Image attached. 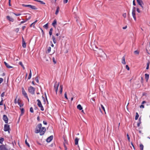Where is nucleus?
<instances>
[{"label": "nucleus", "instance_id": "4", "mask_svg": "<svg viewBox=\"0 0 150 150\" xmlns=\"http://www.w3.org/2000/svg\"><path fill=\"white\" fill-rule=\"evenodd\" d=\"M22 93L23 95L24 96L28 99V101H29V99L28 98V96H27V93H26L25 91V90L23 88H22Z\"/></svg>", "mask_w": 150, "mask_h": 150}, {"label": "nucleus", "instance_id": "13", "mask_svg": "<svg viewBox=\"0 0 150 150\" xmlns=\"http://www.w3.org/2000/svg\"><path fill=\"white\" fill-rule=\"evenodd\" d=\"M57 21L56 20V19H54V20L53 22L52 23V25L54 27H55V28L56 27V25L57 24Z\"/></svg>", "mask_w": 150, "mask_h": 150}, {"label": "nucleus", "instance_id": "38", "mask_svg": "<svg viewBox=\"0 0 150 150\" xmlns=\"http://www.w3.org/2000/svg\"><path fill=\"white\" fill-rule=\"evenodd\" d=\"M30 112L32 113L34 112L33 109L32 107H31L30 108Z\"/></svg>", "mask_w": 150, "mask_h": 150}, {"label": "nucleus", "instance_id": "46", "mask_svg": "<svg viewBox=\"0 0 150 150\" xmlns=\"http://www.w3.org/2000/svg\"><path fill=\"white\" fill-rule=\"evenodd\" d=\"M3 101V98H1V101H0V105H3L2 102Z\"/></svg>", "mask_w": 150, "mask_h": 150}, {"label": "nucleus", "instance_id": "43", "mask_svg": "<svg viewBox=\"0 0 150 150\" xmlns=\"http://www.w3.org/2000/svg\"><path fill=\"white\" fill-rule=\"evenodd\" d=\"M134 53L135 54H138L139 52L137 50H135L134 51Z\"/></svg>", "mask_w": 150, "mask_h": 150}, {"label": "nucleus", "instance_id": "6", "mask_svg": "<svg viewBox=\"0 0 150 150\" xmlns=\"http://www.w3.org/2000/svg\"><path fill=\"white\" fill-rule=\"evenodd\" d=\"M137 1L138 4L140 6L142 9H143L144 7L143 6V5L144 4V3L142 0H137Z\"/></svg>", "mask_w": 150, "mask_h": 150}, {"label": "nucleus", "instance_id": "45", "mask_svg": "<svg viewBox=\"0 0 150 150\" xmlns=\"http://www.w3.org/2000/svg\"><path fill=\"white\" fill-rule=\"evenodd\" d=\"M127 137L128 141L129 142L130 141V138L129 137V136L128 134H127Z\"/></svg>", "mask_w": 150, "mask_h": 150}, {"label": "nucleus", "instance_id": "61", "mask_svg": "<svg viewBox=\"0 0 150 150\" xmlns=\"http://www.w3.org/2000/svg\"><path fill=\"white\" fill-rule=\"evenodd\" d=\"M26 21H22L21 22V24H22V23H25V22H26Z\"/></svg>", "mask_w": 150, "mask_h": 150}, {"label": "nucleus", "instance_id": "15", "mask_svg": "<svg viewBox=\"0 0 150 150\" xmlns=\"http://www.w3.org/2000/svg\"><path fill=\"white\" fill-rule=\"evenodd\" d=\"M29 8L33 10H37V8L35 6L31 5H30Z\"/></svg>", "mask_w": 150, "mask_h": 150}, {"label": "nucleus", "instance_id": "51", "mask_svg": "<svg viewBox=\"0 0 150 150\" xmlns=\"http://www.w3.org/2000/svg\"><path fill=\"white\" fill-rule=\"evenodd\" d=\"M3 81V79L2 78H0V84Z\"/></svg>", "mask_w": 150, "mask_h": 150}, {"label": "nucleus", "instance_id": "53", "mask_svg": "<svg viewBox=\"0 0 150 150\" xmlns=\"http://www.w3.org/2000/svg\"><path fill=\"white\" fill-rule=\"evenodd\" d=\"M135 9L136 8L135 7H133L132 10V11H135Z\"/></svg>", "mask_w": 150, "mask_h": 150}, {"label": "nucleus", "instance_id": "19", "mask_svg": "<svg viewBox=\"0 0 150 150\" xmlns=\"http://www.w3.org/2000/svg\"><path fill=\"white\" fill-rule=\"evenodd\" d=\"M53 30V29L52 28H51L49 32V34L50 35V36H51L52 35Z\"/></svg>", "mask_w": 150, "mask_h": 150}, {"label": "nucleus", "instance_id": "35", "mask_svg": "<svg viewBox=\"0 0 150 150\" xmlns=\"http://www.w3.org/2000/svg\"><path fill=\"white\" fill-rule=\"evenodd\" d=\"M35 81H36V82H37V83H38L39 82V80H38V76H36L35 78Z\"/></svg>", "mask_w": 150, "mask_h": 150}, {"label": "nucleus", "instance_id": "17", "mask_svg": "<svg viewBox=\"0 0 150 150\" xmlns=\"http://www.w3.org/2000/svg\"><path fill=\"white\" fill-rule=\"evenodd\" d=\"M52 39L54 44H56L57 42V41L56 38L53 35L52 36Z\"/></svg>", "mask_w": 150, "mask_h": 150}, {"label": "nucleus", "instance_id": "8", "mask_svg": "<svg viewBox=\"0 0 150 150\" xmlns=\"http://www.w3.org/2000/svg\"><path fill=\"white\" fill-rule=\"evenodd\" d=\"M0 150H8L5 145H0Z\"/></svg>", "mask_w": 150, "mask_h": 150}, {"label": "nucleus", "instance_id": "27", "mask_svg": "<svg viewBox=\"0 0 150 150\" xmlns=\"http://www.w3.org/2000/svg\"><path fill=\"white\" fill-rule=\"evenodd\" d=\"M4 141V139L3 138L1 137L0 138V143L1 144H2L3 142Z\"/></svg>", "mask_w": 150, "mask_h": 150}, {"label": "nucleus", "instance_id": "18", "mask_svg": "<svg viewBox=\"0 0 150 150\" xmlns=\"http://www.w3.org/2000/svg\"><path fill=\"white\" fill-rule=\"evenodd\" d=\"M60 94H62V91H63V86L62 85H61L60 86Z\"/></svg>", "mask_w": 150, "mask_h": 150}, {"label": "nucleus", "instance_id": "22", "mask_svg": "<svg viewBox=\"0 0 150 150\" xmlns=\"http://www.w3.org/2000/svg\"><path fill=\"white\" fill-rule=\"evenodd\" d=\"M79 139H78L77 137H76L75 140V144L76 145H77L78 144V141L79 140Z\"/></svg>", "mask_w": 150, "mask_h": 150}, {"label": "nucleus", "instance_id": "12", "mask_svg": "<svg viewBox=\"0 0 150 150\" xmlns=\"http://www.w3.org/2000/svg\"><path fill=\"white\" fill-rule=\"evenodd\" d=\"M4 63L6 67L8 69H10L13 67L10 66L6 62H4Z\"/></svg>", "mask_w": 150, "mask_h": 150}, {"label": "nucleus", "instance_id": "33", "mask_svg": "<svg viewBox=\"0 0 150 150\" xmlns=\"http://www.w3.org/2000/svg\"><path fill=\"white\" fill-rule=\"evenodd\" d=\"M43 27L46 29H47L48 28V23H47L43 26Z\"/></svg>", "mask_w": 150, "mask_h": 150}, {"label": "nucleus", "instance_id": "30", "mask_svg": "<svg viewBox=\"0 0 150 150\" xmlns=\"http://www.w3.org/2000/svg\"><path fill=\"white\" fill-rule=\"evenodd\" d=\"M20 110L21 111V115H22L24 113V109L23 108H20Z\"/></svg>", "mask_w": 150, "mask_h": 150}, {"label": "nucleus", "instance_id": "44", "mask_svg": "<svg viewBox=\"0 0 150 150\" xmlns=\"http://www.w3.org/2000/svg\"><path fill=\"white\" fill-rule=\"evenodd\" d=\"M5 94V92H3L1 94V98L4 97V96Z\"/></svg>", "mask_w": 150, "mask_h": 150}, {"label": "nucleus", "instance_id": "14", "mask_svg": "<svg viewBox=\"0 0 150 150\" xmlns=\"http://www.w3.org/2000/svg\"><path fill=\"white\" fill-rule=\"evenodd\" d=\"M125 57L124 56L122 58V63L123 64H126V62L125 60Z\"/></svg>", "mask_w": 150, "mask_h": 150}, {"label": "nucleus", "instance_id": "11", "mask_svg": "<svg viewBox=\"0 0 150 150\" xmlns=\"http://www.w3.org/2000/svg\"><path fill=\"white\" fill-rule=\"evenodd\" d=\"M6 18L9 21L13 22L14 21V19L11 18L9 16H6Z\"/></svg>", "mask_w": 150, "mask_h": 150}, {"label": "nucleus", "instance_id": "10", "mask_svg": "<svg viewBox=\"0 0 150 150\" xmlns=\"http://www.w3.org/2000/svg\"><path fill=\"white\" fill-rule=\"evenodd\" d=\"M53 138V136L51 135L47 138L46 139V141L47 142H51L52 140V139Z\"/></svg>", "mask_w": 150, "mask_h": 150}, {"label": "nucleus", "instance_id": "5", "mask_svg": "<svg viewBox=\"0 0 150 150\" xmlns=\"http://www.w3.org/2000/svg\"><path fill=\"white\" fill-rule=\"evenodd\" d=\"M10 130V126L9 125L6 124L4 125V131H8L9 132V130Z\"/></svg>", "mask_w": 150, "mask_h": 150}, {"label": "nucleus", "instance_id": "62", "mask_svg": "<svg viewBox=\"0 0 150 150\" xmlns=\"http://www.w3.org/2000/svg\"><path fill=\"white\" fill-rule=\"evenodd\" d=\"M25 27H26L25 26H23L22 27V30H24V29L25 28Z\"/></svg>", "mask_w": 150, "mask_h": 150}, {"label": "nucleus", "instance_id": "2", "mask_svg": "<svg viewBox=\"0 0 150 150\" xmlns=\"http://www.w3.org/2000/svg\"><path fill=\"white\" fill-rule=\"evenodd\" d=\"M28 92L32 94H35V89L32 86H30L28 88Z\"/></svg>", "mask_w": 150, "mask_h": 150}, {"label": "nucleus", "instance_id": "28", "mask_svg": "<svg viewBox=\"0 0 150 150\" xmlns=\"http://www.w3.org/2000/svg\"><path fill=\"white\" fill-rule=\"evenodd\" d=\"M139 147L140 150H143L144 146L142 144H140Z\"/></svg>", "mask_w": 150, "mask_h": 150}, {"label": "nucleus", "instance_id": "34", "mask_svg": "<svg viewBox=\"0 0 150 150\" xmlns=\"http://www.w3.org/2000/svg\"><path fill=\"white\" fill-rule=\"evenodd\" d=\"M39 107L40 108V110L41 111H43L44 110V108L42 105H41V106H40Z\"/></svg>", "mask_w": 150, "mask_h": 150}, {"label": "nucleus", "instance_id": "36", "mask_svg": "<svg viewBox=\"0 0 150 150\" xmlns=\"http://www.w3.org/2000/svg\"><path fill=\"white\" fill-rule=\"evenodd\" d=\"M13 13L16 16H18L21 15V14L20 13Z\"/></svg>", "mask_w": 150, "mask_h": 150}, {"label": "nucleus", "instance_id": "41", "mask_svg": "<svg viewBox=\"0 0 150 150\" xmlns=\"http://www.w3.org/2000/svg\"><path fill=\"white\" fill-rule=\"evenodd\" d=\"M64 97L67 100L68 99V98L67 96V93L66 92H65L64 93Z\"/></svg>", "mask_w": 150, "mask_h": 150}, {"label": "nucleus", "instance_id": "1", "mask_svg": "<svg viewBox=\"0 0 150 150\" xmlns=\"http://www.w3.org/2000/svg\"><path fill=\"white\" fill-rule=\"evenodd\" d=\"M46 128L44 127H42V125L41 123L39 124L36 127L35 132V133H40V135H43L46 131Z\"/></svg>", "mask_w": 150, "mask_h": 150}, {"label": "nucleus", "instance_id": "54", "mask_svg": "<svg viewBox=\"0 0 150 150\" xmlns=\"http://www.w3.org/2000/svg\"><path fill=\"white\" fill-rule=\"evenodd\" d=\"M68 2V0H64L63 2L64 4H66Z\"/></svg>", "mask_w": 150, "mask_h": 150}, {"label": "nucleus", "instance_id": "23", "mask_svg": "<svg viewBox=\"0 0 150 150\" xmlns=\"http://www.w3.org/2000/svg\"><path fill=\"white\" fill-rule=\"evenodd\" d=\"M77 108L78 109H79L80 110H81L83 109L82 106L80 104H79L77 105Z\"/></svg>", "mask_w": 150, "mask_h": 150}, {"label": "nucleus", "instance_id": "57", "mask_svg": "<svg viewBox=\"0 0 150 150\" xmlns=\"http://www.w3.org/2000/svg\"><path fill=\"white\" fill-rule=\"evenodd\" d=\"M133 5H134V6H135L136 5V4H135V0H134L133 1Z\"/></svg>", "mask_w": 150, "mask_h": 150}, {"label": "nucleus", "instance_id": "48", "mask_svg": "<svg viewBox=\"0 0 150 150\" xmlns=\"http://www.w3.org/2000/svg\"><path fill=\"white\" fill-rule=\"evenodd\" d=\"M122 16L124 18H126V13H124L122 14Z\"/></svg>", "mask_w": 150, "mask_h": 150}, {"label": "nucleus", "instance_id": "50", "mask_svg": "<svg viewBox=\"0 0 150 150\" xmlns=\"http://www.w3.org/2000/svg\"><path fill=\"white\" fill-rule=\"evenodd\" d=\"M126 68L128 70H129V67L128 65H126Z\"/></svg>", "mask_w": 150, "mask_h": 150}, {"label": "nucleus", "instance_id": "64", "mask_svg": "<svg viewBox=\"0 0 150 150\" xmlns=\"http://www.w3.org/2000/svg\"><path fill=\"white\" fill-rule=\"evenodd\" d=\"M19 30V28H17L16 29V31L17 32H18V31Z\"/></svg>", "mask_w": 150, "mask_h": 150}, {"label": "nucleus", "instance_id": "37", "mask_svg": "<svg viewBox=\"0 0 150 150\" xmlns=\"http://www.w3.org/2000/svg\"><path fill=\"white\" fill-rule=\"evenodd\" d=\"M51 48L50 47H49L48 48V49H47V52L49 53H50V51H51Z\"/></svg>", "mask_w": 150, "mask_h": 150}, {"label": "nucleus", "instance_id": "32", "mask_svg": "<svg viewBox=\"0 0 150 150\" xmlns=\"http://www.w3.org/2000/svg\"><path fill=\"white\" fill-rule=\"evenodd\" d=\"M22 6H23L25 7H30V5H25V4H22Z\"/></svg>", "mask_w": 150, "mask_h": 150}, {"label": "nucleus", "instance_id": "49", "mask_svg": "<svg viewBox=\"0 0 150 150\" xmlns=\"http://www.w3.org/2000/svg\"><path fill=\"white\" fill-rule=\"evenodd\" d=\"M54 64L56 63V62L55 61V58L54 57H53L52 58Z\"/></svg>", "mask_w": 150, "mask_h": 150}, {"label": "nucleus", "instance_id": "59", "mask_svg": "<svg viewBox=\"0 0 150 150\" xmlns=\"http://www.w3.org/2000/svg\"><path fill=\"white\" fill-rule=\"evenodd\" d=\"M43 123L45 125H46L47 124V122L45 121H43Z\"/></svg>", "mask_w": 150, "mask_h": 150}, {"label": "nucleus", "instance_id": "55", "mask_svg": "<svg viewBox=\"0 0 150 150\" xmlns=\"http://www.w3.org/2000/svg\"><path fill=\"white\" fill-rule=\"evenodd\" d=\"M95 98H92L91 100V102H92V100L93 101H95Z\"/></svg>", "mask_w": 150, "mask_h": 150}, {"label": "nucleus", "instance_id": "31", "mask_svg": "<svg viewBox=\"0 0 150 150\" xmlns=\"http://www.w3.org/2000/svg\"><path fill=\"white\" fill-rule=\"evenodd\" d=\"M37 2L40 3L41 4H45V2H43V1H42L37 0Z\"/></svg>", "mask_w": 150, "mask_h": 150}, {"label": "nucleus", "instance_id": "9", "mask_svg": "<svg viewBox=\"0 0 150 150\" xmlns=\"http://www.w3.org/2000/svg\"><path fill=\"white\" fill-rule=\"evenodd\" d=\"M21 103V100H20V99H18L17 101V103L18 104L19 106L21 107L23 106V104L22 103Z\"/></svg>", "mask_w": 150, "mask_h": 150}, {"label": "nucleus", "instance_id": "3", "mask_svg": "<svg viewBox=\"0 0 150 150\" xmlns=\"http://www.w3.org/2000/svg\"><path fill=\"white\" fill-rule=\"evenodd\" d=\"M59 85V83H57V81H56L54 83V88L56 94H57V93L58 91V87Z\"/></svg>", "mask_w": 150, "mask_h": 150}, {"label": "nucleus", "instance_id": "7", "mask_svg": "<svg viewBox=\"0 0 150 150\" xmlns=\"http://www.w3.org/2000/svg\"><path fill=\"white\" fill-rule=\"evenodd\" d=\"M3 119L6 124L8 123V118L6 115H3Z\"/></svg>", "mask_w": 150, "mask_h": 150}, {"label": "nucleus", "instance_id": "40", "mask_svg": "<svg viewBox=\"0 0 150 150\" xmlns=\"http://www.w3.org/2000/svg\"><path fill=\"white\" fill-rule=\"evenodd\" d=\"M25 143L29 147H30V145L29 144H28V143L27 142V140L26 139L25 140Z\"/></svg>", "mask_w": 150, "mask_h": 150}, {"label": "nucleus", "instance_id": "60", "mask_svg": "<svg viewBox=\"0 0 150 150\" xmlns=\"http://www.w3.org/2000/svg\"><path fill=\"white\" fill-rule=\"evenodd\" d=\"M140 108H144V105H141L140 106Z\"/></svg>", "mask_w": 150, "mask_h": 150}, {"label": "nucleus", "instance_id": "21", "mask_svg": "<svg viewBox=\"0 0 150 150\" xmlns=\"http://www.w3.org/2000/svg\"><path fill=\"white\" fill-rule=\"evenodd\" d=\"M37 101L38 102L37 105H38V107L39 106H41V105H42V104L41 103L39 99H38L37 100Z\"/></svg>", "mask_w": 150, "mask_h": 150}, {"label": "nucleus", "instance_id": "47", "mask_svg": "<svg viewBox=\"0 0 150 150\" xmlns=\"http://www.w3.org/2000/svg\"><path fill=\"white\" fill-rule=\"evenodd\" d=\"M101 107L102 108V109L104 111H105V108L104 107V106H103V105H101Z\"/></svg>", "mask_w": 150, "mask_h": 150}, {"label": "nucleus", "instance_id": "24", "mask_svg": "<svg viewBox=\"0 0 150 150\" xmlns=\"http://www.w3.org/2000/svg\"><path fill=\"white\" fill-rule=\"evenodd\" d=\"M26 44L25 42V41H23V42H22V46L23 47V48H25L26 47Z\"/></svg>", "mask_w": 150, "mask_h": 150}, {"label": "nucleus", "instance_id": "26", "mask_svg": "<svg viewBox=\"0 0 150 150\" xmlns=\"http://www.w3.org/2000/svg\"><path fill=\"white\" fill-rule=\"evenodd\" d=\"M59 6H57V9H56V12H55V14L56 15H57L58 14V13H59Z\"/></svg>", "mask_w": 150, "mask_h": 150}, {"label": "nucleus", "instance_id": "63", "mask_svg": "<svg viewBox=\"0 0 150 150\" xmlns=\"http://www.w3.org/2000/svg\"><path fill=\"white\" fill-rule=\"evenodd\" d=\"M37 120L38 121H40V117L39 116L37 117Z\"/></svg>", "mask_w": 150, "mask_h": 150}, {"label": "nucleus", "instance_id": "29", "mask_svg": "<svg viewBox=\"0 0 150 150\" xmlns=\"http://www.w3.org/2000/svg\"><path fill=\"white\" fill-rule=\"evenodd\" d=\"M136 115L135 118V119L136 120H137L139 117V115L137 112H136Z\"/></svg>", "mask_w": 150, "mask_h": 150}, {"label": "nucleus", "instance_id": "20", "mask_svg": "<svg viewBox=\"0 0 150 150\" xmlns=\"http://www.w3.org/2000/svg\"><path fill=\"white\" fill-rule=\"evenodd\" d=\"M32 76V72L31 69H30V73L28 77V79L29 80L31 78Z\"/></svg>", "mask_w": 150, "mask_h": 150}, {"label": "nucleus", "instance_id": "42", "mask_svg": "<svg viewBox=\"0 0 150 150\" xmlns=\"http://www.w3.org/2000/svg\"><path fill=\"white\" fill-rule=\"evenodd\" d=\"M18 96H17L16 97V98H15V99L14 100V103H15V104H16L17 103V97Z\"/></svg>", "mask_w": 150, "mask_h": 150}, {"label": "nucleus", "instance_id": "56", "mask_svg": "<svg viewBox=\"0 0 150 150\" xmlns=\"http://www.w3.org/2000/svg\"><path fill=\"white\" fill-rule=\"evenodd\" d=\"M42 98L43 99V100L44 102H45V98L43 96H42Z\"/></svg>", "mask_w": 150, "mask_h": 150}, {"label": "nucleus", "instance_id": "58", "mask_svg": "<svg viewBox=\"0 0 150 150\" xmlns=\"http://www.w3.org/2000/svg\"><path fill=\"white\" fill-rule=\"evenodd\" d=\"M137 11L138 13H139L140 12V11L139 10V8H137Z\"/></svg>", "mask_w": 150, "mask_h": 150}, {"label": "nucleus", "instance_id": "39", "mask_svg": "<svg viewBox=\"0 0 150 150\" xmlns=\"http://www.w3.org/2000/svg\"><path fill=\"white\" fill-rule=\"evenodd\" d=\"M132 14L133 17L136 16L135 11H132Z\"/></svg>", "mask_w": 150, "mask_h": 150}, {"label": "nucleus", "instance_id": "25", "mask_svg": "<svg viewBox=\"0 0 150 150\" xmlns=\"http://www.w3.org/2000/svg\"><path fill=\"white\" fill-rule=\"evenodd\" d=\"M19 64L22 67L23 69H25V68L21 62H19Z\"/></svg>", "mask_w": 150, "mask_h": 150}, {"label": "nucleus", "instance_id": "16", "mask_svg": "<svg viewBox=\"0 0 150 150\" xmlns=\"http://www.w3.org/2000/svg\"><path fill=\"white\" fill-rule=\"evenodd\" d=\"M145 79H146V81H147L149 79V74H145Z\"/></svg>", "mask_w": 150, "mask_h": 150}, {"label": "nucleus", "instance_id": "52", "mask_svg": "<svg viewBox=\"0 0 150 150\" xmlns=\"http://www.w3.org/2000/svg\"><path fill=\"white\" fill-rule=\"evenodd\" d=\"M149 63H147V66L146 67V69H148L149 68Z\"/></svg>", "mask_w": 150, "mask_h": 150}]
</instances>
